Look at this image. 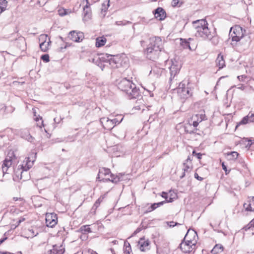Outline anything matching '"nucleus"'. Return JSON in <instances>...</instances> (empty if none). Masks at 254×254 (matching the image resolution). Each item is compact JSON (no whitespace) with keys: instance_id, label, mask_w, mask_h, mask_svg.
I'll list each match as a JSON object with an SVG mask.
<instances>
[{"instance_id":"f257e3e1","label":"nucleus","mask_w":254,"mask_h":254,"mask_svg":"<svg viewBox=\"0 0 254 254\" xmlns=\"http://www.w3.org/2000/svg\"><path fill=\"white\" fill-rule=\"evenodd\" d=\"M192 24L195 29V35L196 37L208 40L215 38V33L208 28V24L206 20L203 19L197 20L193 21Z\"/></svg>"},{"instance_id":"f03ea898","label":"nucleus","mask_w":254,"mask_h":254,"mask_svg":"<svg viewBox=\"0 0 254 254\" xmlns=\"http://www.w3.org/2000/svg\"><path fill=\"white\" fill-rule=\"evenodd\" d=\"M118 88L125 92L130 99L136 98L139 95V90L132 81L126 78L120 80L117 82Z\"/></svg>"},{"instance_id":"7ed1b4c3","label":"nucleus","mask_w":254,"mask_h":254,"mask_svg":"<svg viewBox=\"0 0 254 254\" xmlns=\"http://www.w3.org/2000/svg\"><path fill=\"white\" fill-rule=\"evenodd\" d=\"M163 42L161 38L155 37L150 39V43L146 49L147 57L154 61L158 57L163 49Z\"/></svg>"},{"instance_id":"20e7f679","label":"nucleus","mask_w":254,"mask_h":254,"mask_svg":"<svg viewBox=\"0 0 254 254\" xmlns=\"http://www.w3.org/2000/svg\"><path fill=\"white\" fill-rule=\"evenodd\" d=\"M246 30L239 25H235L232 27L230 31V35L232 38V41L240 42V44H244L248 47L250 44V37L245 35Z\"/></svg>"},{"instance_id":"39448f33","label":"nucleus","mask_w":254,"mask_h":254,"mask_svg":"<svg viewBox=\"0 0 254 254\" xmlns=\"http://www.w3.org/2000/svg\"><path fill=\"white\" fill-rule=\"evenodd\" d=\"M36 158V153L32 152L30 153V156L25 158L22 165H19L15 172L17 177L20 175V179L22 178V174L24 172H27L33 165L34 162Z\"/></svg>"},{"instance_id":"423d86ee","label":"nucleus","mask_w":254,"mask_h":254,"mask_svg":"<svg viewBox=\"0 0 254 254\" xmlns=\"http://www.w3.org/2000/svg\"><path fill=\"white\" fill-rule=\"evenodd\" d=\"M177 92L178 96L183 100H185L192 95L190 83L188 81L184 80L180 83Z\"/></svg>"},{"instance_id":"0eeeda50","label":"nucleus","mask_w":254,"mask_h":254,"mask_svg":"<svg viewBox=\"0 0 254 254\" xmlns=\"http://www.w3.org/2000/svg\"><path fill=\"white\" fill-rule=\"evenodd\" d=\"M98 178L100 181L107 182L110 181L114 183H117L120 181V178L114 176L111 174L109 169L102 168L100 169Z\"/></svg>"},{"instance_id":"6e6552de","label":"nucleus","mask_w":254,"mask_h":254,"mask_svg":"<svg viewBox=\"0 0 254 254\" xmlns=\"http://www.w3.org/2000/svg\"><path fill=\"white\" fill-rule=\"evenodd\" d=\"M190 230H189L186 234L184 241L180 245V249L184 253H194V250L195 249V244L193 241L188 239L189 233Z\"/></svg>"},{"instance_id":"1a4fd4ad","label":"nucleus","mask_w":254,"mask_h":254,"mask_svg":"<svg viewBox=\"0 0 254 254\" xmlns=\"http://www.w3.org/2000/svg\"><path fill=\"white\" fill-rule=\"evenodd\" d=\"M181 46L184 49H189L190 51L194 50L196 48V44L195 41L192 38L188 39L181 38Z\"/></svg>"},{"instance_id":"9d476101","label":"nucleus","mask_w":254,"mask_h":254,"mask_svg":"<svg viewBox=\"0 0 254 254\" xmlns=\"http://www.w3.org/2000/svg\"><path fill=\"white\" fill-rule=\"evenodd\" d=\"M15 158V155L13 151L8 152L6 157L4 160L2 166V172L3 174L6 173L8 169L12 164V161Z\"/></svg>"},{"instance_id":"9b49d317","label":"nucleus","mask_w":254,"mask_h":254,"mask_svg":"<svg viewBox=\"0 0 254 254\" xmlns=\"http://www.w3.org/2000/svg\"><path fill=\"white\" fill-rule=\"evenodd\" d=\"M46 225L49 227H53L57 223V216L55 213H47L46 216Z\"/></svg>"},{"instance_id":"f8f14e48","label":"nucleus","mask_w":254,"mask_h":254,"mask_svg":"<svg viewBox=\"0 0 254 254\" xmlns=\"http://www.w3.org/2000/svg\"><path fill=\"white\" fill-rule=\"evenodd\" d=\"M17 133L23 138L27 140L30 142H33L34 138L32 136L29 132V130L27 128H23L19 130Z\"/></svg>"},{"instance_id":"ddd939ff","label":"nucleus","mask_w":254,"mask_h":254,"mask_svg":"<svg viewBox=\"0 0 254 254\" xmlns=\"http://www.w3.org/2000/svg\"><path fill=\"white\" fill-rule=\"evenodd\" d=\"M68 38L73 41L79 42L82 40L84 38V35L82 32L72 31L69 32Z\"/></svg>"},{"instance_id":"4468645a","label":"nucleus","mask_w":254,"mask_h":254,"mask_svg":"<svg viewBox=\"0 0 254 254\" xmlns=\"http://www.w3.org/2000/svg\"><path fill=\"white\" fill-rule=\"evenodd\" d=\"M100 123L104 129L110 130L115 126L113 123L112 119L108 118H102L100 119Z\"/></svg>"},{"instance_id":"2eb2a0df","label":"nucleus","mask_w":254,"mask_h":254,"mask_svg":"<svg viewBox=\"0 0 254 254\" xmlns=\"http://www.w3.org/2000/svg\"><path fill=\"white\" fill-rule=\"evenodd\" d=\"M47 35H41L40 37V40L43 41L40 44V48L41 50L43 52H46L49 49V47L50 46L51 41L49 39V41H46L47 38Z\"/></svg>"},{"instance_id":"dca6fc26","label":"nucleus","mask_w":254,"mask_h":254,"mask_svg":"<svg viewBox=\"0 0 254 254\" xmlns=\"http://www.w3.org/2000/svg\"><path fill=\"white\" fill-rule=\"evenodd\" d=\"M169 68L171 74L170 79L172 80L179 72L181 68V65L177 62L172 63Z\"/></svg>"},{"instance_id":"f3484780","label":"nucleus","mask_w":254,"mask_h":254,"mask_svg":"<svg viewBox=\"0 0 254 254\" xmlns=\"http://www.w3.org/2000/svg\"><path fill=\"white\" fill-rule=\"evenodd\" d=\"M52 249H49L48 252L50 254H64L65 252V249L63 245H55L53 246Z\"/></svg>"},{"instance_id":"a211bd4d","label":"nucleus","mask_w":254,"mask_h":254,"mask_svg":"<svg viewBox=\"0 0 254 254\" xmlns=\"http://www.w3.org/2000/svg\"><path fill=\"white\" fill-rule=\"evenodd\" d=\"M154 14L156 18L159 20H164L166 17V13L164 9L162 7H158L156 8L154 12Z\"/></svg>"},{"instance_id":"6ab92c4d","label":"nucleus","mask_w":254,"mask_h":254,"mask_svg":"<svg viewBox=\"0 0 254 254\" xmlns=\"http://www.w3.org/2000/svg\"><path fill=\"white\" fill-rule=\"evenodd\" d=\"M150 242L148 240H145L144 239L141 238L138 241V246L139 249L142 252H145L149 249Z\"/></svg>"},{"instance_id":"aec40b11","label":"nucleus","mask_w":254,"mask_h":254,"mask_svg":"<svg viewBox=\"0 0 254 254\" xmlns=\"http://www.w3.org/2000/svg\"><path fill=\"white\" fill-rule=\"evenodd\" d=\"M184 167L183 170L184 172H190L192 168L191 158L190 156H188L185 162L183 163Z\"/></svg>"},{"instance_id":"412c9836","label":"nucleus","mask_w":254,"mask_h":254,"mask_svg":"<svg viewBox=\"0 0 254 254\" xmlns=\"http://www.w3.org/2000/svg\"><path fill=\"white\" fill-rule=\"evenodd\" d=\"M87 4L88 3V0H86ZM91 17V12L90 7L87 4H86L83 7V20H87L89 19Z\"/></svg>"},{"instance_id":"4be33fe9","label":"nucleus","mask_w":254,"mask_h":254,"mask_svg":"<svg viewBox=\"0 0 254 254\" xmlns=\"http://www.w3.org/2000/svg\"><path fill=\"white\" fill-rule=\"evenodd\" d=\"M216 65L220 69L222 68L225 66V62L224 60L223 57L220 54L216 60Z\"/></svg>"},{"instance_id":"5701e85b","label":"nucleus","mask_w":254,"mask_h":254,"mask_svg":"<svg viewBox=\"0 0 254 254\" xmlns=\"http://www.w3.org/2000/svg\"><path fill=\"white\" fill-rule=\"evenodd\" d=\"M202 115H195L194 116L192 117V119H194V121L192 123V126L194 128H196L199 123L202 121Z\"/></svg>"},{"instance_id":"b1692460","label":"nucleus","mask_w":254,"mask_h":254,"mask_svg":"<svg viewBox=\"0 0 254 254\" xmlns=\"http://www.w3.org/2000/svg\"><path fill=\"white\" fill-rule=\"evenodd\" d=\"M165 203H166V201H162L158 203H154L152 204L148 208V209L146 210V212H149L153 211L156 208H157L158 207L161 206L163 204H164Z\"/></svg>"},{"instance_id":"393cba45","label":"nucleus","mask_w":254,"mask_h":254,"mask_svg":"<svg viewBox=\"0 0 254 254\" xmlns=\"http://www.w3.org/2000/svg\"><path fill=\"white\" fill-rule=\"evenodd\" d=\"M223 247L221 244H216L211 250V253L212 254H218L221 253L223 251Z\"/></svg>"},{"instance_id":"a878e982","label":"nucleus","mask_w":254,"mask_h":254,"mask_svg":"<svg viewBox=\"0 0 254 254\" xmlns=\"http://www.w3.org/2000/svg\"><path fill=\"white\" fill-rule=\"evenodd\" d=\"M106 41L107 39L104 37H98L96 39V46L101 47L105 44Z\"/></svg>"},{"instance_id":"bb28decb","label":"nucleus","mask_w":254,"mask_h":254,"mask_svg":"<svg viewBox=\"0 0 254 254\" xmlns=\"http://www.w3.org/2000/svg\"><path fill=\"white\" fill-rule=\"evenodd\" d=\"M191 128V124H189L185 127V132L189 134H193L195 133L197 130V128H193V129H190Z\"/></svg>"},{"instance_id":"cd10ccee","label":"nucleus","mask_w":254,"mask_h":254,"mask_svg":"<svg viewBox=\"0 0 254 254\" xmlns=\"http://www.w3.org/2000/svg\"><path fill=\"white\" fill-rule=\"evenodd\" d=\"M252 202H248L245 203L243 205V206L245 210L247 211H254V207L253 206Z\"/></svg>"},{"instance_id":"c85d7f7f","label":"nucleus","mask_w":254,"mask_h":254,"mask_svg":"<svg viewBox=\"0 0 254 254\" xmlns=\"http://www.w3.org/2000/svg\"><path fill=\"white\" fill-rule=\"evenodd\" d=\"M7 3L6 0H0V14L5 10L7 5Z\"/></svg>"},{"instance_id":"c756f323","label":"nucleus","mask_w":254,"mask_h":254,"mask_svg":"<svg viewBox=\"0 0 254 254\" xmlns=\"http://www.w3.org/2000/svg\"><path fill=\"white\" fill-rule=\"evenodd\" d=\"M227 155L229 157V159L234 160L238 158L239 153L237 152L233 151L231 152L230 153H228Z\"/></svg>"},{"instance_id":"7c9ffc66","label":"nucleus","mask_w":254,"mask_h":254,"mask_svg":"<svg viewBox=\"0 0 254 254\" xmlns=\"http://www.w3.org/2000/svg\"><path fill=\"white\" fill-rule=\"evenodd\" d=\"M124 246L125 247V252L127 254H130L131 252V247L129 243L127 241L125 242Z\"/></svg>"},{"instance_id":"2f4dec72","label":"nucleus","mask_w":254,"mask_h":254,"mask_svg":"<svg viewBox=\"0 0 254 254\" xmlns=\"http://www.w3.org/2000/svg\"><path fill=\"white\" fill-rule=\"evenodd\" d=\"M107 57L109 58L110 57V58L109 59V62L110 64L113 66L114 65L116 64L117 63V61H116V58L114 56L112 55H109Z\"/></svg>"},{"instance_id":"473e14b6","label":"nucleus","mask_w":254,"mask_h":254,"mask_svg":"<svg viewBox=\"0 0 254 254\" xmlns=\"http://www.w3.org/2000/svg\"><path fill=\"white\" fill-rule=\"evenodd\" d=\"M71 11L67 9H61L59 10V15L63 16L70 13Z\"/></svg>"},{"instance_id":"72a5a7b5","label":"nucleus","mask_w":254,"mask_h":254,"mask_svg":"<svg viewBox=\"0 0 254 254\" xmlns=\"http://www.w3.org/2000/svg\"><path fill=\"white\" fill-rule=\"evenodd\" d=\"M81 231L83 233H90L91 232V230L90 228L89 227V225H84L81 227L80 228Z\"/></svg>"},{"instance_id":"f704fd0d","label":"nucleus","mask_w":254,"mask_h":254,"mask_svg":"<svg viewBox=\"0 0 254 254\" xmlns=\"http://www.w3.org/2000/svg\"><path fill=\"white\" fill-rule=\"evenodd\" d=\"M250 123V122L249 121V120H248V119L246 118V117L245 116V117H244L242 120L237 124V125L236 126V128H237L238 126H239L240 125H245V124H247V123Z\"/></svg>"},{"instance_id":"c9c22d12","label":"nucleus","mask_w":254,"mask_h":254,"mask_svg":"<svg viewBox=\"0 0 254 254\" xmlns=\"http://www.w3.org/2000/svg\"><path fill=\"white\" fill-rule=\"evenodd\" d=\"M102 199H103V198H101V197H100L99 198H98L96 200L95 203H94V204L92 207V209H94L95 210L100 205V204L101 202L102 201Z\"/></svg>"},{"instance_id":"e433bc0d","label":"nucleus","mask_w":254,"mask_h":254,"mask_svg":"<svg viewBox=\"0 0 254 254\" xmlns=\"http://www.w3.org/2000/svg\"><path fill=\"white\" fill-rule=\"evenodd\" d=\"M41 59L45 62H49V56L48 54H45L41 56Z\"/></svg>"},{"instance_id":"4c0bfd02","label":"nucleus","mask_w":254,"mask_h":254,"mask_svg":"<svg viewBox=\"0 0 254 254\" xmlns=\"http://www.w3.org/2000/svg\"><path fill=\"white\" fill-rule=\"evenodd\" d=\"M123 120V118H122L120 121H119V120L117 118H115L113 119H112L113 121V123L114 125L116 126L118 124H119Z\"/></svg>"},{"instance_id":"58836bf2","label":"nucleus","mask_w":254,"mask_h":254,"mask_svg":"<svg viewBox=\"0 0 254 254\" xmlns=\"http://www.w3.org/2000/svg\"><path fill=\"white\" fill-rule=\"evenodd\" d=\"M192 155L195 156L198 159H200L202 157V154L200 153H196L194 150L192 151Z\"/></svg>"},{"instance_id":"ea45409f","label":"nucleus","mask_w":254,"mask_h":254,"mask_svg":"<svg viewBox=\"0 0 254 254\" xmlns=\"http://www.w3.org/2000/svg\"><path fill=\"white\" fill-rule=\"evenodd\" d=\"M144 105L143 104H142L141 105H136V106H135L134 107V108L135 110H141L142 111H143L144 110Z\"/></svg>"},{"instance_id":"a19ab883","label":"nucleus","mask_w":254,"mask_h":254,"mask_svg":"<svg viewBox=\"0 0 254 254\" xmlns=\"http://www.w3.org/2000/svg\"><path fill=\"white\" fill-rule=\"evenodd\" d=\"M129 23V21H117L116 22V24L117 25H125L127 23Z\"/></svg>"},{"instance_id":"79ce46f5","label":"nucleus","mask_w":254,"mask_h":254,"mask_svg":"<svg viewBox=\"0 0 254 254\" xmlns=\"http://www.w3.org/2000/svg\"><path fill=\"white\" fill-rule=\"evenodd\" d=\"M248 115L249 116L250 118V122H254V113H253L252 112H250Z\"/></svg>"},{"instance_id":"37998d69","label":"nucleus","mask_w":254,"mask_h":254,"mask_svg":"<svg viewBox=\"0 0 254 254\" xmlns=\"http://www.w3.org/2000/svg\"><path fill=\"white\" fill-rule=\"evenodd\" d=\"M179 0H173L172 1V5L173 6V7H175L179 3Z\"/></svg>"},{"instance_id":"c03bdc74","label":"nucleus","mask_w":254,"mask_h":254,"mask_svg":"<svg viewBox=\"0 0 254 254\" xmlns=\"http://www.w3.org/2000/svg\"><path fill=\"white\" fill-rule=\"evenodd\" d=\"M168 225L170 226V227H174L175 226L180 225V224L178 223H175L173 221H170L168 223Z\"/></svg>"},{"instance_id":"a18cd8bd","label":"nucleus","mask_w":254,"mask_h":254,"mask_svg":"<svg viewBox=\"0 0 254 254\" xmlns=\"http://www.w3.org/2000/svg\"><path fill=\"white\" fill-rule=\"evenodd\" d=\"M194 178H195L196 179H197V180H199V181H202V180H203V178H202V177H200V176H199V175H198V174H197L196 173H195L194 174Z\"/></svg>"},{"instance_id":"49530a36","label":"nucleus","mask_w":254,"mask_h":254,"mask_svg":"<svg viewBox=\"0 0 254 254\" xmlns=\"http://www.w3.org/2000/svg\"><path fill=\"white\" fill-rule=\"evenodd\" d=\"M252 227H254V225H251L250 224V223L247 226H246L245 227H244L243 229L245 231H247L249 229H250Z\"/></svg>"},{"instance_id":"de8ad7c7","label":"nucleus","mask_w":254,"mask_h":254,"mask_svg":"<svg viewBox=\"0 0 254 254\" xmlns=\"http://www.w3.org/2000/svg\"><path fill=\"white\" fill-rule=\"evenodd\" d=\"M246 77V76L245 75H239L237 77L239 81H244V78H245Z\"/></svg>"},{"instance_id":"09e8293b","label":"nucleus","mask_w":254,"mask_h":254,"mask_svg":"<svg viewBox=\"0 0 254 254\" xmlns=\"http://www.w3.org/2000/svg\"><path fill=\"white\" fill-rule=\"evenodd\" d=\"M222 168L225 171V173L226 174H227L230 171L227 172V167L226 166L224 165V163H222Z\"/></svg>"},{"instance_id":"8fccbe9b","label":"nucleus","mask_w":254,"mask_h":254,"mask_svg":"<svg viewBox=\"0 0 254 254\" xmlns=\"http://www.w3.org/2000/svg\"><path fill=\"white\" fill-rule=\"evenodd\" d=\"M237 88L239 89L243 90L245 89V86L243 84H239L238 85Z\"/></svg>"},{"instance_id":"3c124183","label":"nucleus","mask_w":254,"mask_h":254,"mask_svg":"<svg viewBox=\"0 0 254 254\" xmlns=\"http://www.w3.org/2000/svg\"><path fill=\"white\" fill-rule=\"evenodd\" d=\"M162 197L165 198L166 199L168 198V194L165 192H163L162 194Z\"/></svg>"},{"instance_id":"603ef678","label":"nucleus","mask_w":254,"mask_h":254,"mask_svg":"<svg viewBox=\"0 0 254 254\" xmlns=\"http://www.w3.org/2000/svg\"><path fill=\"white\" fill-rule=\"evenodd\" d=\"M173 201V198H172V197H170L169 199H166L165 201H166V202H171Z\"/></svg>"},{"instance_id":"864d4df0","label":"nucleus","mask_w":254,"mask_h":254,"mask_svg":"<svg viewBox=\"0 0 254 254\" xmlns=\"http://www.w3.org/2000/svg\"><path fill=\"white\" fill-rule=\"evenodd\" d=\"M37 126L40 128H41L42 127H44V125L43 124V121H42L41 122V125H39L38 124H37Z\"/></svg>"},{"instance_id":"5fc2aeb1","label":"nucleus","mask_w":254,"mask_h":254,"mask_svg":"<svg viewBox=\"0 0 254 254\" xmlns=\"http://www.w3.org/2000/svg\"><path fill=\"white\" fill-rule=\"evenodd\" d=\"M24 220H25V218H22V217L20 218V219L18 220L19 224L21 222L24 221Z\"/></svg>"},{"instance_id":"6e6d98bb","label":"nucleus","mask_w":254,"mask_h":254,"mask_svg":"<svg viewBox=\"0 0 254 254\" xmlns=\"http://www.w3.org/2000/svg\"><path fill=\"white\" fill-rule=\"evenodd\" d=\"M39 120H42V117H41L40 116H39V117H36L35 118V120L36 121V122H38L39 121Z\"/></svg>"},{"instance_id":"4d7b16f0","label":"nucleus","mask_w":254,"mask_h":254,"mask_svg":"<svg viewBox=\"0 0 254 254\" xmlns=\"http://www.w3.org/2000/svg\"><path fill=\"white\" fill-rule=\"evenodd\" d=\"M64 140H65V138L62 139L61 140H59V138H57V140L56 141V142H63V141H64Z\"/></svg>"},{"instance_id":"13d9d810","label":"nucleus","mask_w":254,"mask_h":254,"mask_svg":"<svg viewBox=\"0 0 254 254\" xmlns=\"http://www.w3.org/2000/svg\"><path fill=\"white\" fill-rule=\"evenodd\" d=\"M7 239L6 237L3 238L1 240H0V245L2 244L6 239Z\"/></svg>"},{"instance_id":"bf43d9fd","label":"nucleus","mask_w":254,"mask_h":254,"mask_svg":"<svg viewBox=\"0 0 254 254\" xmlns=\"http://www.w3.org/2000/svg\"><path fill=\"white\" fill-rule=\"evenodd\" d=\"M142 99H140L137 101L136 103H142Z\"/></svg>"},{"instance_id":"052dcab7","label":"nucleus","mask_w":254,"mask_h":254,"mask_svg":"<svg viewBox=\"0 0 254 254\" xmlns=\"http://www.w3.org/2000/svg\"><path fill=\"white\" fill-rule=\"evenodd\" d=\"M250 224L254 226V219L250 222Z\"/></svg>"},{"instance_id":"680f3d73","label":"nucleus","mask_w":254,"mask_h":254,"mask_svg":"<svg viewBox=\"0 0 254 254\" xmlns=\"http://www.w3.org/2000/svg\"><path fill=\"white\" fill-rule=\"evenodd\" d=\"M112 243L114 244H117L118 243V241L117 240H114L112 242Z\"/></svg>"},{"instance_id":"e2e57ef3","label":"nucleus","mask_w":254,"mask_h":254,"mask_svg":"<svg viewBox=\"0 0 254 254\" xmlns=\"http://www.w3.org/2000/svg\"><path fill=\"white\" fill-rule=\"evenodd\" d=\"M1 254H13L11 253H7V252H2Z\"/></svg>"},{"instance_id":"0e129e2a","label":"nucleus","mask_w":254,"mask_h":254,"mask_svg":"<svg viewBox=\"0 0 254 254\" xmlns=\"http://www.w3.org/2000/svg\"><path fill=\"white\" fill-rule=\"evenodd\" d=\"M185 172H186L184 171L183 174H182V175L180 177L181 179L185 177Z\"/></svg>"},{"instance_id":"69168bd1","label":"nucleus","mask_w":254,"mask_h":254,"mask_svg":"<svg viewBox=\"0 0 254 254\" xmlns=\"http://www.w3.org/2000/svg\"><path fill=\"white\" fill-rule=\"evenodd\" d=\"M140 230L139 229H137L134 232V234H136L138 232H139Z\"/></svg>"},{"instance_id":"338daca9","label":"nucleus","mask_w":254,"mask_h":254,"mask_svg":"<svg viewBox=\"0 0 254 254\" xmlns=\"http://www.w3.org/2000/svg\"><path fill=\"white\" fill-rule=\"evenodd\" d=\"M246 118L248 119V120H249V121L250 122H250V118L249 116L248 115H247V116H246Z\"/></svg>"},{"instance_id":"774afa93","label":"nucleus","mask_w":254,"mask_h":254,"mask_svg":"<svg viewBox=\"0 0 254 254\" xmlns=\"http://www.w3.org/2000/svg\"><path fill=\"white\" fill-rule=\"evenodd\" d=\"M246 118L248 119V120H249V121L250 122H250V118L249 116L248 115H247V116H246Z\"/></svg>"}]
</instances>
